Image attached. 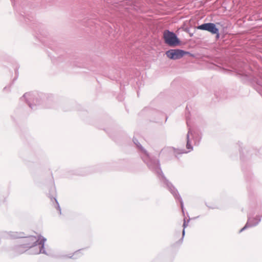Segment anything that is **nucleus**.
Here are the masks:
<instances>
[{"label":"nucleus","mask_w":262,"mask_h":262,"mask_svg":"<svg viewBox=\"0 0 262 262\" xmlns=\"http://www.w3.org/2000/svg\"><path fill=\"white\" fill-rule=\"evenodd\" d=\"M46 239L41 236H30L25 238L21 241V244L19 246V252L23 249L27 250L34 248V254H39L43 252V247Z\"/></svg>","instance_id":"f257e3e1"},{"label":"nucleus","mask_w":262,"mask_h":262,"mask_svg":"<svg viewBox=\"0 0 262 262\" xmlns=\"http://www.w3.org/2000/svg\"><path fill=\"white\" fill-rule=\"evenodd\" d=\"M163 37L166 43L170 46H176L179 44V40L176 34L168 30L165 31Z\"/></svg>","instance_id":"f03ea898"},{"label":"nucleus","mask_w":262,"mask_h":262,"mask_svg":"<svg viewBox=\"0 0 262 262\" xmlns=\"http://www.w3.org/2000/svg\"><path fill=\"white\" fill-rule=\"evenodd\" d=\"M197 28L199 30L207 31L213 34H216V38L220 36L219 30L213 23H205L199 26Z\"/></svg>","instance_id":"7ed1b4c3"},{"label":"nucleus","mask_w":262,"mask_h":262,"mask_svg":"<svg viewBox=\"0 0 262 262\" xmlns=\"http://www.w3.org/2000/svg\"><path fill=\"white\" fill-rule=\"evenodd\" d=\"M187 52L179 49H171L166 52V56L171 59H178L182 58Z\"/></svg>","instance_id":"20e7f679"},{"label":"nucleus","mask_w":262,"mask_h":262,"mask_svg":"<svg viewBox=\"0 0 262 262\" xmlns=\"http://www.w3.org/2000/svg\"><path fill=\"white\" fill-rule=\"evenodd\" d=\"M186 146H187V149H188L189 150L192 149V147L190 145V144L189 143L188 141H187Z\"/></svg>","instance_id":"39448f33"},{"label":"nucleus","mask_w":262,"mask_h":262,"mask_svg":"<svg viewBox=\"0 0 262 262\" xmlns=\"http://www.w3.org/2000/svg\"><path fill=\"white\" fill-rule=\"evenodd\" d=\"M184 233H185V231H184V230H183V233H182V237H181V239H180V241L181 242H182V240L183 238V236H184Z\"/></svg>","instance_id":"423d86ee"}]
</instances>
